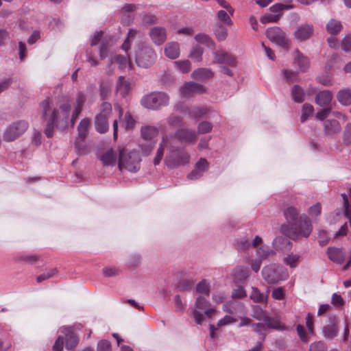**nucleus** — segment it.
<instances>
[{
  "mask_svg": "<svg viewBox=\"0 0 351 351\" xmlns=\"http://www.w3.org/2000/svg\"><path fill=\"white\" fill-rule=\"evenodd\" d=\"M100 159L105 165H111L115 163L116 156L112 150H109L104 154Z\"/></svg>",
  "mask_w": 351,
  "mask_h": 351,
  "instance_id": "a19ab883",
  "label": "nucleus"
},
{
  "mask_svg": "<svg viewBox=\"0 0 351 351\" xmlns=\"http://www.w3.org/2000/svg\"><path fill=\"white\" fill-rule=\"evenodd\" d=\"M324 131L326 136H331L338 134L341 130L339 122L335 119H328L323 123Z\"/></svg>",
  "mask_w": 351,
  "mask_h": 351,
  "instance_id": "6ab92c4d",
  "label": "nucleus"
},
{
  "mask_svg": "<svg viewBox=\"0 0 351 351\" xmlns=\"http://www.w3.org/2000/svg\"><path fill=\"white\" fill-rule=\"evenodd\" d=\"M253 317L257 320L265 322L268 316L265 314L261 306H254L253 308Z\"/></svg>",
  "mask_w": 351,
  "mask_h": 351,
  "instance_id": "8fccbe9b",
  "label": "nucleus"
},
{
  "mask_svg": "<svg viewBox=\"0 0 351 351\" xmlns=\"http://www.w3.org/2000/svg\"><path fill=\"white\" fill-rule=\"evenodd\" d=\"M191 311L195 323L200 325L204 316L210 317L214 314L215 309L210 307V304L207 299L203 296H199L196 298Z\"/></svg>",
  "mask_w": 351,
  "mask_h": 351,
  "instance_id": "7ed1b4c3",
  "label": "nucleus"
},
{
  "mask_svg": "<svg viewBox=\"0 0 351 351\" xmlns=\"http://www.w3.org/2000/svg\"><path fill=\"white\" fill-rule=\"evenodd\" d=\"M251 246L250 241L245 237H241L237 241V248L239 250H245Z\"/></svg>",
  "mask_w": 351,
  "mask_h": 351,
  "instance_id": "052dcab7",
  "label": "nucleus"
},
{
  "mask_svg": "<svg viewBox=\"0 0 351 351\" xmlns=\"http://www.w3.org/2000/svg\"><path fill=\"white\" fill-rule=\"evenodd\" d=\"M165 53L170 59H176L180 56V45L176 42L168 43L165 47Z\"/></svg>",
  "mask_w": 351,
  "mask_h": 351,
  "instance_id": "cd10ccee",
  "label": "nucleus"
},
{
  "mask_svg": "<svg viewBox=\"0 0 351 351\" xmlns=\"http://www.w3.org/2000/svg\"><path fill=\"white\" fill-rule=\"evenodd\" d=\"M308 213L312 218H316L322 213V205L316 203L308 209Z\"/></svg>",
  "mask_w": 351,
  "mask_h": 351,
  "instance_id": "4d7b16f0",
  "label": "nucleus"
},
{
  "mask_svg": "<svg viewBox=\"0 0 351 351\" xmlns=\"http://www.w3.org/2000/svg\"><path fill=\"white\" fill-rule=\"evenodd\" d=\"M213 129L211 123L204 121L199 123L197 126V131L199 134H206L210 132Z\"/></svg>",
  "mask_w": 351,
  "mask_h": 351,
  "instance_id": "13d9d810",
  "label": "nucleus"
},
{
  "mask_svg": "<svg viewBox=\"0 0 351 351\" xmlns=\"http://www.w3.org/2000/svg\"><path fill=\"white\" fill-rule=\"evenodd\" d=\"M293 65L301 73L306 72L310 67L309 58L300 52L298 49H295L293 53Z\"/></svg>",
  "mask_w": 351,
  "mask_h": 351,
  "instance_id": "2eb2a0df",
  "label": "nucleus"
},
{
  "mask_svg": "<svg viewBox=\"0 0 351 351\" xmlns=\"http://www.w3.org/2000/svg\"><path fill=\"white\" fill-rule=\"evenodd\" d=\"M284 216L287 223L286 225H290L299 219L300 210L293 206H289L284 210Z\"/></svg>",
  "mask_w": 351,
  "mask_h": 351,
  "instance_id": "bb28decb",
  "label": "nucleus"
},
{
  "mask_svg": "<svg viewBox=\"0 0 351 351\" xmlns=\"http://www.w3.org/2000/svg\"><path fill=\"white\" fill-rule=\"evenodd\" d=\"M263 279L269 284H276L286 280L289 275L286 269L278 265L265 266L262 269Z\"/></svg>",
  "mask_w": 351,
  "mask_h": 351,
  "instance_id": "0eeeda50",
  "label": "nucleus"
},
{
  "mask_svg": "<svg viewBox=\"0 0 351 351\" xmlns=\"http://www.w3.org/2000/svg\"><path fill=\"white\" fill-rule=\"evenodd\" d=\"M338 101L343 106H349L351 104V90L343 88L340 90L337 95Z\"/></svg>",
  "mask_w": 351,
  "mask_h": 351,
  "instance_id": "473e14b6",
  "label": "nucleus"
},
{
  "mask_svg": "<svg viewBox=\"0 0 351 351\" xmlns=\"http://www.w3.org/2000/svg\"><path fill=\"white\" fill-rule=\"evenodd\" d=\"M338 332V326L335 321H330L322 330L324 337L329 339L335 338L337 335Z\"/></svg>",
  "mask_w": 351,
  "mask_h": 351,
  "instance_id": "c85d7f7f",
  "label": "nucleus"
},
{
  "mask_svg": "<svg viewBox=\"0 0 351 351\" xmlns=\"http://www.w3.org/2000/svg\"><path fill=\"white\" fill-rule=\"evenodd\" d=\"M209 164L208 161L201 158L195 164V169L187 176L189 180H197L201 178L204 173L208 169Z\"/></svg>",
  "mask_w": 351,
  "mask_h": 351,
  "instance_id": "a211bd4d",
  "label": "nucleus"
},
{
  "mask_svg": "<svg viewBox=\"0 0 351 351\" xmlns=\"http://www.w3.org/2000/svg\"><path fill=\"white\" fill-rule=\"evenodd\" d=\"M214 75V73L207 68H199L195 70L191 75V77L198 81H206Z\"/></svg>",
  "mask_w": 351,
  "mask_h": 351,
  "instance_id": "a878e982",
  "label": "nucleus"
},
{
  "mask_svg": "<svg viewBox=\"0 0 351 351\" xmlns=\"http://www.w3.org/2000/svg\"><path fill=\"white\" fill-rule=\"evenodd\" d=\"M61 332L66 337V349L71 350L75 347L78 343L77 336L73 332L71 328L63 327Z\"/></svg>",
  "mask_w": 351,
  "mask_h": 351,
  "instance_id": "b1692460",
  "label": "nucleus"
},
{
  "mask_svg": "<svg viewBox=\"0 0 351 351\" xmlns=\"http://www.w3.org/2000/svg\"><path fill=\"white\" fill-rule=\"evenodd\" d=\"M212 53L215 58L213 64H225L230 67H235L237 64L236 58L223 49L215 50L214 49Z\"/></svg>",
  "mask_w": 351,
  "mask_h": 351,
  "instance_id": "9b49d317",
  "label": "nucleus"
},
{
  "mask_svg": "<svg viewBox=\"0 0 351 351\" xmlns=\"http://www.w3.org/2000/svg\"><path fill=\"white\" fill-rule=\"evenodd\" d=\"M343 142L346 146L351 145V123H348L344 128Z\"/></svg>",
  "mask_w": 351,
  "mask_h": 351,
  "instance_id": "864d4df0",
  "label": "nucleus"
},
{
  "mask_svg": "<svg viewBox=\"0 0 351 351\" xmlns=\"http://www.w3.org/2000/svg\"><path fill=\"white\" fill-rule=\"evenodd\" d=\"M173 65L182 73H187L191 69V63L188 60L174 61Z\"/></svg>",
  "mask_w": 351,
  "mask_h": 351,
  "instance_id": "58836bf2",
  "label": "nucleus"
},
{
  "mask_svg": "<svg viewBox=\"0 0 351 351\" xmlns=\"http://www.w3.org/2000/svg\"><path fill=\"white\" fill-rule=\"evenodd\" d=\"M75 147L78 154L84 155L88 152L87 147L84 145V141H82V140L79 138H77Z\"/></svg>",
  "mask_w": 351,
  "mask_h": 351,
  "instance_id": "e2e57ef3",
  "label": "nucleus"
},
{
  "mask_svg": "<svg viewBox=\"0 0 351 351\" xmlns=\"http://www.w3.org/2000/svg\"><path fill=\"white\" fill-rule=\"evenodd\" d=\"M250 298L254 302H265V295L256 287H252V293Z\"/></svg>",
  "mask_w": 351,
  "mask_h": 351,
  "instance_id": "a18cd8bd",
  "label": "nucleus"
},
{
  "mask_svg": "<svg viewBox=\"0 0 351 351\" xmlns=\"http://www.w3.org/2000/svg\"><path fill=\"white\" fill-rule=\"evenodd\" d=\"M58 273V270L56 268L50 269L49 270L44 272L43 274L39 275L36 280L38 283L42 282L43 281L47 280L53 276H55Z\"/></svg>",
  "mask_w": 351,
  "mask_h": 351,
  "instance_id": "6e6d98bb",
  "label": "nucleus"
},
{
  "mask_svg": "<svg viewBox=\"0 0 351 351\" xmlns=\"http://www.w3.org/2000/svg\"><path fill=\"white\" fill-rule=\"evenodd\" d=\"M228 12V11L221 10L218 11L217 17L219 21L222 22L225 25H230L232 24V20L230 18Z\"/></svg>",
  "mask_w": 351,
  "mask_h": 351,
  "instance_id": "5fc2aeb1",
  "label": "nucleus"
},
{
  "mask_svg": "<svg viewBox=\"0 0 351 351\" xmlns=\"http://www.w3.org/2000/svg\"><path fill=\"white\" fill-rule=\"evenodd\" d=\"M318 242L321 246H324L329 242L330 237L328 231L319 230L317 233Z\"/></svg>",
  "mask_w": 351,
  "mask_h": 351,
  "instance_id": "3c124183",
  "label": "nucleus"
},
{
  "mask_svg": "<svg viewBox=\"0 0 351 351\" xmlns=\"http://www.w3.org/2000/svg\"><path fill=\"white\" fill-rule=\"evenodd\" d=\"M169 97L164 92H153L143 96L141 104L149 110H157L168 105Z\"/></svg>",
  "mask_w": 351,
  "mask_h": 351,
  "instance_id": "20e7f679",
  "label": "nucleus"
},
{
  "mask_svg": "<svg viewBox=\"0 0 351 351\" xmlns=\"http://www.w3.org/2000/svg\"><path fill=\"white\" fill-rule=\"evenodd\" d=\"M293 8V5H285L282 3H276L270 7V10L272 12L277 13L284 10H290Z\"/></svg>",
  "mask_w": 351,
  "mask_h": 351,
  "instance_id": "0e129e2a",
  "label": "nucleus"
},
{
  "mask_svg": "<svg viewBox=\"0 0 351 351\" xmlns=\"http://www.w3.org/2000/svg\"><path fill=\"white\" fill-rule=\"evenodd\" d=\"M282 73L285 80L289 83L298 80V75L295 71L284 69L282 71Z\"/></svg>",
  "mask_w": 351,
  "mask_h": 351,
  "instance_id": "680f3d73",
  "label": "nucleus"
},
{
  "mask_svg": "<svg viewBox=\"0 0 351 351\" xmlns=\"http://www.w3.org/2000/svg\"><path fill=\"white\" fill-rule=\"evenodd\" d=\"M251 326L254 332L265 336V332L267 330V327L264 322L263 323L252 324Z\"/></svg>",
  "mask_w": 351,
  "mask_h": 351,
  "instance_id": "69168bd1",
  "label": "nucleus"
},
{
  "mask_svg": "<svg viewBox=\"0 0 351 351\" xmlns=\"http://www.w3.org/2000/svg\"><path fill=\"white\" fill-rule=\"evenodd\" d=\"M175 138L181 143H194L197 138V132L194 130L183 128L177 130Z\"/></svg>",
  "mask_w": 351,
  "mask_h": 351,
  "instance_id": "ddd939ff",
  "label": "nucleus"
},
{
  "mask_svg": "<svg viewBox=\"0 0 351 351\" xmlns=\"http://www.w3.org/2000/svg\"><path fill=\"white\" fill-rule=\"evenodd\" d=\"M29 123L25 120H19L9 124L3 132V140L12 142L21 137L28 129Z\"/></svg>",
  "mask_w": 351,
  "mask_h": 351,
  "instance_id": "423d86ee",
  "label": "nucleus"
},
{
  "mask_svg": "<svg viewBox=\"0 0 351 351\" xmlns=\"http://www.w3.org/2000/svg\"><path fill=\"white\" fill-rule=\"evenodd\" d=\"M237 319L234 318L233 317L230 315H225L223 317L220 319L217 325L210 324L209 326L210 329V336L212 339H215L217 337V335L215 333V331L221 326L229 325L231 324H233L236 322Z\"/></svg>",
  "mask_w": 351,
  "mask_h": 351,
  "instance_id": "5701e85b",
  "label": "nucleus"
},
{
  "mask_svg": "<svg viewBox=\"0 0 351 351\" xmlns=\"http://www.w3.org/2000/svg\"><path fill=\"white\" fill-rule=\"evenodd\" d=\"M111 112V104L108 102H103L101 105L100 112L95 117V129L98 132L103 134L108 130V118Z\"/></svg>",
  "mask_w": 351,
  "mask_h": 351,
  "instance_id": "6e6552de",
  "label": "nucleus"
},
{
  "mask_svg": "<svg viewBox=\"0 0 351 351\" xmlns=\"http://www.w3.org/2000/svg\"><path fill=\"white\" fill-rule=\"evenodd\" d=\"M196 291L198 293H204L209 295L210 293V283L207 280H201L196 286Z\"/></svg>",
  "mask_w": 351,
  "mask_h": 351,
  "instance_id": "37998d69",
  "label": "nucleus"
},
{
  "mask_svg": "<svg viewBox=\"0 0 351 351\" xmlns=\"http://www.w3.org/2000/svg\"><path fill=\"white\" fill-rule=\"evenodd\" d=\"M90 124V120L88 118H84L80 122L77 126V138H80L82 141H84L86 137Z\"/></svg>",
  "mask_w": 351,
  "mask_h": 351,
  "instance_id": "7c9ffc66",
  "label": "nucleus"
},
{
  "mask_svg": "<svg viewBox=\"0 0 351 351\" xmlns=\"http://www.w3.org/2000/svg\"><path fill=\"white\" fill-rule=\"evenodd\" d=\"M175 110L188 114L191 118L194 119L206 117L208 111L205 106H187L181 103L176 105Z\"/></svg>",
  "mask_w": 351,
  "mask_h": 351,
  "instance_id": "9d476101",
  "label": "nucleus"
},
{
  "mask_svg": "<svg viewBox=\"0 0 351 351\" xmlns=\"http://www.w3.org/2000/svg\"><path fill=\"white\" fill-rule=\"evenodd\" d=\"M341 48L343 51L348 52L351 51V36H345L341 41Z\"/></svg>",
  "mask_w": 351,
  "mask_h": 351,
  "instance_id": "774afa93",
  "label": "nucleus"
},
{
  "mask_svg": "<svg viewBox=\"0 0 351 351\" xmlns=\"http://www.w3.org/2000/svg\"><path fill=\"white\" fill-rule=\"evenodd\" d=\"M250 271L247 267H239L234 270V280L236 282L242 283L249 277Z\"/></svg>",
  "mask_w": 351,
  "mask_h": 351,
  "instance_id": "72a5a7b5",
  "label": "nucleus"
},
{
  "mask_svg": "<svg viewBox=\"0 0 351 351\" xmlns=\"http://www.w3.org/2000/svg\"><path fill=\"white\" fill-rule=\"evenodd\" d=\"M327 346L324 341H317L311 343L309 351H326Z\"/></svg>",
  "mask_w": 351,
  "mask_h": 351,
  "instance_id": "338daca9",
  "label": "nucleus"
},
{
  "mask_svg": "<svg viewBox=\"0 0 351 351\" xmlns=\"http://www.w3.org/2000/svg\"><path fill=\"white\" fill-rule=\"evenodd\" d=\"M332 99V93L330 90H324L317 94L315 101L319 106L325 107L330 104Z\"/></svg>",
  "mask_w": 351,
  "mask_h": 351,
  "instance_id": "393cba45",
  "label": "nucleus"
},
{
  "mask_svg": "<svg viewBox=\"0 0 351 351\" xmlns=\"http://www.w3.org/2000/svg\"><path fill=\"white\" fill-rule=\"evenodd\" d=\"M16 261L28 263H34L38 261V256L36 255L19 254Z\"/></svg>",
  "mask_w": 351,
  "mask_h": 351,
  "instance_id": "bf43d9fd",
  "label": "nucleus"
},
{
  "mask_svg": "<svg viewBox=\"0 0 351 351\" xmlns=\"http://www.w3.org/2000/svg\"><path fill=\"white\" fill-rule=\"evenodd\" d=\"M256 253L261 257V259H265L275 254L274 251L268 246H262L258 248Z\"/></svg>",
  "mask_w": 351,
  "mask_h": 351,
  "instance_id": "49530a36",
  "label": "nucleus"
},
{
  "mask_svg": "<svg viewBox=\"0 0 351 351\" xmlns=\"http://www.w3.org/2000/svg\"><path fill=\"white\" fill-rule=\"evenodd\" d=\"M313 106L309 104H304L302 106V113L300 117L302 122H304L313 112Z\"/></svg>",
  "mask_w": 351,
  "mask_h": 351,
  "instance_id": "603ef678",
  "label": "nucleus"
},
{
  "mask_svg": "<svg viewBox=\"0 0 351 351\" xmlns=\"http://www.w3.org/2000/svg\"><path fill=\"white\" fill-rule=\"evenodd\" d=\"M342 25L340 21L335 19H331L326 24V30L332 35L337 34L341 29Z\"/></svg>",
  "mask_w": 351,
  "mask_h": 351,
  "instance_id": "4c0bfd02",
  "label": "nucleus"
},
{
  "mask_svg": "<svg viewBox=\"0 0 351 351\" xmlns=\"http://www.w3.org/2000/svg\"><path fill=\"white\" fill-rule=\"evenodd\" d=\"M156 55L154 51L146 43L139 45L136 50L135 61L143 68H148L155 61Z\"/></svg>",
  "mask_w": 351,
  "mask_h": 351,
  "instance_id": "39448f33",
  "label": "nucleus"
},
{
  "mask_svg": "<svg viewBox=\"0 0 351 351\" xmlns=\"http://www.w3.org/2000/svg\"><path fill=\"white\" fill-rule=\"evenodd\" d=\"M71 110V104L69 101L66 103L62 104L60 105L59 110L51 108V112L56 111L57 119H56V122H63L65 124L67 123V121L69 117V112Z\"/></svg>",
  "mask_w": 351,
  "mask_h": 351,
  "instance_id": "4be33fe9",
  "label": "nucleus"
},
{
  "mask_svg": "<svg viewBox=\"0 0 351 351\" xmlns=\"http://www.w3.org/2000/svg\"><path fill=\"white\" fill-rule=\"evenodd\" d=\"M203 52L204 50L202 47L199 46H195L193 47L190 53V57L197 62H200L202 60Z\"/></svg>",
  "mask_w": 351,
  "mask_h": 351,
  "instance_id": "09e8293b",
  "label": "nucleus"
},
{
  "mask_svg": "<svg viewBox=\"0 0 351 351\" xmlns=\"http://www.w3.org/2000/svg\"><path fill=\"white\" fill-rule=\"evenodd\" d=\"M299 258L300 256L298 255L290 254L284 258V262L290 267L294 268L298 265Z\"/></svg>",
  "mask_w": 351,
  "mask_h": 351,
  "instance_id": "de8ad7c7",
  "label": "nucleus"
},
{
  "mask_svg": "<svg viewBox=\"0 0 351 351\" xmlns=\"http://www.w3.org/2000/svg\"><path fill=\"white\" fill-rule=\"evenodd\" d=\"M326 253L328 259L335 263L341 265L345 261L346 252L343 247H329Z\"/></svg>",
  "mask_w": 351,
  "mask_h": 351,
  "instance_id": "dca6fc26",
  "label": "nucleus"
},
{
  "mask_svg": "<svg viewBox=\"0 0 351 351\" xmlns=\"http://www.w3.org/2000/svg\"><path fill=\"white\" fill-rule=\"evenodd\" d=\"M265 323L267 325V328H273L278 330H284L286 328V326L284 324H282L278 319L271 317H267Z\"/></svg>",
  "mask_w": 351,
  "mask_h": 351,
  "instance_id": "e433bc0d",
  "label": "nucleus"
},
{
  "mask_svg": "<svg viewBox=\"0 0 351 351\" xmlns=\"http://www.w3.org/2000/svg\"><path fill=\"white\" fill-rule=\"evenodd\" d=\"M86 101V96L84 94L80 93L77 95L76 104L75 106V108L73 111L72 117H71V121L73 124L74 123L75 121L77 118L78 115L81 112L82 106Z\"/></svg>",
  "mask_w": 351,
  "mask_h": 351,
  "instance_id": "c756f323",
  "label": "nucleus"
},
{
  "mask_svg": "<svg viewBox=\"0 0 351 351\" xmlns=\"http://www.w3.org/2000/svg\"><path fill=\"white\" fill-rule=\"evenodd\" d=\"M40 106L43 110L42 118L47 121L45 134L48 138H51L53 136L54 123L57 119L56 112H51L50 103L48 99L43 101Z\"/></svg>",
  "mask_w": 351,
  "mask_h": 351,
  "instance_id": "1a4fd4ad",
  "label": "nucleus"
},
{
  "mask_svg": "<svg viewBox=\"0 0 351 351\" xmlns=\"http://www.w3.org/2000/svg\"><path fill=\"white\" fill-rule=\"evenodd\" d=\"M149 35L152 42L156 45H162L167 39L166 29L161 26L152 27Z\"/></svg>",
  "mask_w": 351,
  "mask_h": 351,
  "instance_id": "f3484780",
  "label": "nucleus"
},
{
  "mask_svg": "<svg viewBox=\"0 0 351 351\" xmlns=\"http://www.w3.org/2000/svg\"><path fill=\"white\" fill-rule=\"evenodd\" d=\"M117 92L123 97L126 96L130 90V82L125 80V77L120 76L117 82Z\"/></svg>",
  "mask_w": 351,
  "mask_h": 351,
  "instance_id": "2f4dec72",
  "label": "nucleus"
},
{
  "mask_svg": "<svg viewBox=\"0 0 351 351\" xmlns=\"http://www.w3.org/2000/svg\"><path fill=\"white\" fill-rule=\"evenodd\" d=\"M215 35L218 40H224L228 36V30L221 24H217L215 29Z\"/></svg>",
  "mask_w": 351,
  "mask_h": 351,
  "instance_id": "79ce46f5",
  "label": "nucleus"
},
{
  "mask_svg": "<svg viewBox=\"0 0 351 351\" xmlns=\"http://www.w3.org/2000/svg\"><path fill=\"white\" fill-rule=\"evenodd\" d=\"M193 280L183 279L178 283L177 289L180 291H189L193 287Z\"/></svg>",
  "mask_w": 351,
  "mask_h": 351,
  "instance_id": "c03bdc74",
  "label": "nucleus"
},
{
  "mask_svg": "<svg viewBox=\"0 0 351 351\" xmlns=\"http://www.w3.org/2000/svg\"><path fill=\"white\" fill-rule=\"evenodd\" d=\"M173 138L172 136L165 134L162 136L156 155L154 159L155 165H159L163 155L164 149L167 148L169 153L167 155L165 162L168 168L174 169L180 166H184L189 163L190 156L184 150H181L172 145Z\"/></svg>",
  "mask_w": 351,
  "mask_h": 351,
  "instance_id": "f257e3e1",
  "label": "nucleus"
},
{
  "mask_svg": "<svg viewBox=\"0 0 351 351\" xmlns=\"http://www.w3.org/2000/svg\"><path fill=\"white\" fill-rule=\"evenodd\" d=\"M119 168L121 171H132L131 152L125 148L119 150Z\"/></svg>",
  "mask_w": 351,
  "mask_h": 351,
  "instance_id": "aec40b11",
  "label": "nucleus"
},
{
  "mask_svg": "<svg viewBox=\"0 0 351 351\" xmlns=\"http://www.w3.org/2000/svg\"><path fill=\"white\" fill-rule=\"evenodd\" d=\"M195 39L197 43L205 45L213 50L215 49V44L208 34L204 33L197 34L195 36Z\"/></svg>",
  "mask_w": 351,
  "mask_h": 351,
  "instance_id": "c9c22d12",
  "label": "nucleus"
},
{
  "mask_svg": "<svg viewBox=\"0 0 351 351\" xmlns=\"http://www.w3.org/2000/svg\"><path fill=\"white\" fill-rule=\"evenodd\" d=\"M267 37L272 42L282 47H287L289 44L285 33L278 27L268 28L266 31Z\"/></svg>",
  "mask_w": 351,
  "mask_h": 351,
  "instance_id": "f8f14e48",
  "label": "nucleus"
},
{
  "mask_svg": "<svg viewBox=\"0 0 351 351\" xmlns=\"http://www.w3.org/2000/svg\"><path fill=\"white\" fill-rule=\"evenodd\" d=\"M313 231V225L310 218L305 214L300 215L299 219L290 225L282 224L280 232L289 238L296 240L299 238H307Z\"/></svg>",
  "mask_w": 351,
  "mask_h": 351,
  "instance_id": "f03ea898",
  "label": "nucleus"
},
{
  "mask_svg": "<svg viewBox=\"0 0 351 351\" xmlns=\"http://www.w3.org/2000/svg\"><path fill=\"white\" fill-rule=\"evenodd\" d=\"M180 94L185 97L191 96L193 94H202L206 92L205 87L195 82H185L180 88Z\"/></svg>",
  "mask_w": 351,
  "mask_h": 351,
  "instance_id": "4468645a",
  "label": "nucleus"
},
{
  "mask_svg": "<svg viewBox=\"0 0 351 351\" xmlns=\"http://www.w3.org/2000/svg\"><path fill=\"white\" fill-rule=\"evenodd\" d=\"M141 132L145 140H151L158 135V129L155 126L145 125L141 128Z\"/></svg>",
  "mask_w": 351,
  "mask_h": 351,
  "instance_id": "f704fd0d",
  "label": "nucleus"
},
{
  "mask_svg": "<svg viewBox=\"0 0 351 351\" xmlns=\"http://www.w3.org/2000/svg\"><path fill=\"white\" fill-rule=\"evenodd\" d=\"M313 33V27L312 25L304 24L299 26L295 30L294 35L297 40L300 41L306 40L312 36Z\"/></svg>",
  "mask_w": 351,
  "mask_h": 351,
  "instance_id": "412c9836",
  "label": "nucleus"
},
{
  "mask_svg": "<svg viewBox=\"0 0 351 351\" xmlns=\"http://www.w3.org/2000/svg\"><path fill=\"white\" fill-rule=\"evenodd\" d=\"M293 99L298 103H301L304 100V91L299 85H295L291 91Z\"/></svg>",
  "mask_w": 351,
  "mask_h": 351,
  "instance_id": "ea45409f",
  "label": "nucleus"
}]
</instances>
